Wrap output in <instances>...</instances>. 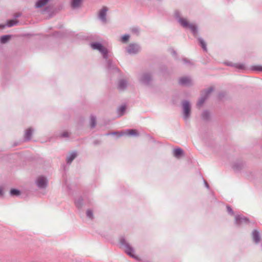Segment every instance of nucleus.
<instances>
[{"mask_svg": "<svg viewBox=\"0 0 262 262\" xmlns=\"http://www.w3.org/2000/svg\"><path fill=\"white\" fill-rule=\"evenodd\" d=\"M174 16L179 24L185 29H189L194 37H196L199 42L204 51H207L206 44L204 39L201 37H199V30L198 26L193 23H190L185 18L182 16L181 13L176 10L174 12Z\"/></svg>", "mask_w": 262, "mask_h": 262, "instance_id": "f257e3e1", "label": "nucleus"}, {"mask_svg": "<svg viewBox=\"0 0 262 262\" xmlns=\"http://www.w3.org/2000/svg\"><path fill=\"white\" fill-rule=\"evenodd\" d=\"M90 46L93 50H98L102 54L103 57L106 60V67L110 72H119V69L112 64V61L108 59V51L105 47L97 42H91Z\"/></svg>", "mask_w": 262, "mask_h": 262, "instance_id": "f03ea898", "label": "nucleus"}, {"mask_svg": "<svg viewBox=\"0 0 262 262\" xmlns=\"http://www.w3.org/2000/svg\"><path fill=\"white\" fill-rule=\"evenodd\" d=\"M119 244L120 247L123 249L125 253L130 256L137 259V257L134 254V249L130 244L126 241L125 238L121 236L119 238Z\"/></svg>", "mask_w": 262, "mask_h": 262, "instance_id": "7ed1b4c3", "label": "nucleus"}, {"mask_svg": "<svg viewBox=\"0 0 262 262\" xmlns=\"http://www.w3.org/2000/svg\"><path fill=\"white\" fill-rule=\"evenodd\" d=\"M183 108V117L185 121H187L190 116L191 105L190 102L187 100H184L182 102Z\"/></svg>", "mask_w": 262, "mask_h": 262, "instance_id": "20e7f679", "label": "nucleus"}, {"mask_svg": "<svg viewBox=\"0 0 262 262\" xmlns=\"http://www.w3.org/2000/svg\"><path fill=\"white\" fill-rule=\"evenodd\" d=\"M139 81L142 84L149 85L152 81V76L149 72H143L140 74L138 78Z\"/></svg>", "mask_w": 262, "mask_h": 262, "instance_id": "39448f33", "label": "nucleus"}, {"mask_svg": "<svg viewBox=\"0 0 262 262\" xmlns=\"http://www.w3.org/2000/svg\"><path fill=\"white\" fill-rule=\"evenodd\" d=\"M213 88L211 87L207 89H206L202 93L201 96L199 98L196 106L198 107H200L204 103L205 101L209 97V95L213 92Z\"/></svg>", "mask_w": 262, "mask_h": 262, "instance_id": "423d86ee", "label": "nucleus"}, {"mask_svg": "<svg viewBox=\"0 0 262 262\" xmlns=\"http://www.w3.org/2000/svg\"><path fill=\"white\" fill-rule=\"evenodd\" d=\"M141 48L139 44L137 43H130L125 48V51L130 55H135L139 53Z\"/></svg>", "mask_w": 262, "mask_h": 262, "instance_id": "0eeeda50", "label": "nucleus"}, {"mask_svg": "<svg viewBox=\"0 0 262 262\" xmlns=\"http://www.w3.org/2000/svg\"><path fill=\"white\" fill-rule=\"evenodd\" d=\"M118 134L119 137L122 136L123 135H128L129 136L137 137L139 135V133L138 131L136 129H127L124 132L121 133L118 132H113L111 133H107L106 134V136L110 135H116Z\"/></svg>", "mask_w": 262, "mask_h": 262, "instance_id": "6e6552de", "label": "nucleus"}, {"mask_svg": "<svg viewBox=\"0 0 262 262\" xmlns=\"http://www.w3.org/2000/svg\"><path fill=\"white\" fill-rule=\"evenodd\" d=\"M108 11V8L103 6L98 12V18L103 24H106L107 22L106 14Z\"/></svg>", "mask_w": 262, "mask_h": 262, "instance_id": "1a4fd4ad", "label": "nucleus"}, {"mask_svg": "<svg viewBox=\"0 0 262 262\" xmlns=\"http://www.w3.org/2000/svg\"><path fill=\"white\" fill-rule=\"evenodd\" d=\"M36 184L39 188L43 189L47 187L48 181L46 177L40 176L36 179Z\"/></svg>", "mask_w": 262, "mask_h": 262, "instance_id": "9d476101", "label": "nucleus"}, {"mask_svg": "<svg viewBox=\"0 0 262 262\" xmlns=\"http://www.w3.org/2000/svg\"><path fill=\"white\" fill-rule=\"evenodd\" d=\"M248 222L249 220L246 217L239 214L236 215L235 216V223L238 226L248 223Z\"/></svg>", "mask_w": 262, "mask_h": 262, "instance_id": "9b49d317", "label": "nucleus"}, {"mask_svg": "<svg viewBox=\"0 0 262 262\" xmlns=\"http://www.w3.org/2000/svg\"><path fill=\"white\" fill-rule=\"evenodd\" d=\"M179 83L183 86H190L192 84V80L188 76L182 77L179 80Z\"/></svg>", "mask_w": 262, "mask_h": 262, "instance_id": "f8f14e48", "label": "nucleus"}, {"mask_svg": "<svg viewBox=\"0 0 262 262\" xmlns=\"http://www.w3.org/2000/svg\"><path fill=\"white\" fill-rule=\"evenodd\" d=\"M127 80L122 79L119 81L118 88L120 91H124L127 88Z\"/></svg>", "mask_w": 262, "mask_h": 262, "instance_id": "ddd939ff", "label": "nucleus"}, {"mask_svg": "<svg viewBox=\"0 0 262 262\" xmlns=\"http://www.w3.org/2000/svg\"><path fill=\"white\" fill-rule=\"evenodd\" d=\"M33 132L34 130L31 127H30L26 130L24 135V138L25 141H29L31 140Z\"/></svg>", "mask_w": 262, "mask_h": 262, "instance_id": "4468645a", "label": "nucleus"}, {"mask_svg": "<svg viewBox=\"0 0 262 262\" xmlns=\"http://www.w3.org/2000/svg\"><path fill=\"white\" fill-rule=\"evenodd\" d=\"M253 241L255 244H258L260 241V236L258 231L256 229L253 230L252 232Z\"/></svg>", "mask_w": 262, "mask_h": 262, "instance_id": "2eb2a0df", "label": "nucleus"}, {"mask_svg": "<svg viewBox=\"0 0 262 262\" xmlns=\"http://www.w3.org/2000/svg\"><path fill=\"white\" fill-rule=\"evenodd\" d=\"M82 3V0H72L71 3V7L73 9L79 8Z\"/></svg>", "mask_w": 262, "mask_h": 262, "instance_id": "dca6fc26", "label": "nucleus"}, {"mask_svg": "<svg viewBox=\"0 0 262 262\" xmlns=\"http://www.w3.org/2000/svg\"><path fill=\"white\" fill-rule=\"evenodd\" d=\"M49 0H38L35 4V7L37 8H40L46 5Z\"/></svg>", "mask_w": 262, "mask_h": 262, "instance_id": "f3484780", "label": "nucleus"}, {"mask_svg": "<svg viewBox=\"0 0 262 262\" xmlns=\"http://www.w3.org/2000/svg\"><path fill=\"white\" fill-rule=\"evenodd\" d=\"M226 64L229 66L234 67L239 70H243L245 69V66L242 63H233L232 62H227Z\"/></svg>", "mask_w": 262, "mask_h": 262, "instance_id": "a211bd4d", "label": "nucleus"}, {"mask_svg": "<svg viewBox=\"0 0 262 262\" xmlns=\"http://www.w3.org/2000/svg\"><path fill=\"white\" fill-rule=\"evenodd\" d=\"M77 153L75 151L72 152L69 156L67 158V162L69 164H70L72 161L77 157Z\"/></svg>", "mask_w": 262, "mask_h": 262, "instance_id": "6ab92c4d", "label": "nucleus"}, {"mask_svg": "<svg viewBox=\"0 0 262 262\" xmlns=\"http://www.w3.org/2000/svg\"><path fill=\"white\" fill-rule=\"evenodd\" d=\"M75 204L77 208L80 209L83 206V199L81 197H79L77 199H76L75 201Z\"/></svg>", "mask_w": 262, "mask_h": 262, "instance_id": "aec40b11", "label": "nucleus"}, {"mask_svg": "<svg viewBox=\"0 0 262 262\" xmlns=\"http://www.w3.org/2000/svg\"><path fill=\"white\" fill-rule=\"evenodd\" d=\"M125 110H126V106L124 105H122L118 108L117 112H118V114H119V116H121L124 114V113L125 111Z\"/></svg>", "mask_w": 262, "mask_h": 262, "instance_id": "412c9836", "label": "nucleus"}, {"mask_svg": "<svg viewBox=\"0 0 262 262\" xmlns=\"http://www.w3.org/2000/svg\"><path fill=\"white\" fill-rule=\"evenodd\" d=\"M10 38L11 36L9 35L2 36L0 38V42L2 43H5L10 40Z\"/></svg>", "mask_w": 262, "mask_h": 262, "instance_id": "4be33fe9", "label": "nucleus"}, {"mask_svg": "<svg viewBox=\"0 0 262 262\" xmlns=\"http://www.w3.org/2000/svg\"><path fill=\"white\" fill-rule=\"evenodd\" d=\"M243 165L241 162H237L234 164L233 165V168L235 171H237L241 169Z\"/></svg>", "mask_w": 262, "mask_h": 262, "instance_id": "5701e85b", "label": "nucleus"}, {"mask_svg": "<svg viewBox=\"0 0 262 262\" xmlns=\"http://www.w3.org/2000/svg\"><path fill=\"white\" fill-rule=\"evenodd\" d=\"M10 194L11 196H18L20 194V191L16 189H12L10 190Z\"/></svg>", "mask_w": 262, "mask_h": 262, "instance_id": "b1692460", "label": "nucleus"}, {"mask_svg": "<svg viewBox=\"0 0 262 262\" xmlns=\"http://www.w3.org/2000/svg\"><path fill=\"white\" fill-rule=\"evenodd\" d=\"M210 117V113L207 111H205L202 113V118L204 120H207Z\"/></svg>", "mask_w": 262, "mask_h": 262, "instance_id": "393cba45", "label": "nucleus"}, {"mask_svg": "<svg viewBox=\"0 0 262 262\" xmlns=\"http://www.w3.org/2000/svg\"><path fill=\"white\" fill-rule=\"evenodd\" d=\"M90 124L92 128H94L96 126V119L94 116H91L90 118Z\"/></svg>", "mask_w": 262, "mask_h": 262, "instance_id": "a878e982", "label": "nucleus"}, {"mask_svg": "<svg viewBox=\"0 0 262 262\" xmlns=\"http://www.w3.org/2000/svg\"><path fill=\"white\" fill-rule=\"evenodd\" d=\"M183 150L180 148H176L174 150L173 155L175 157H178L183 154Z\"/></svg>", "mask_w": 262, "mask_h": 262, "instance_id": "bb28decb", "label": "nucleus"}, {"mask_svg": "<svg viewBox=\"0 0 262 262\" xmlns=\"http://www.w3.org/2000/svg\"><path fill=\"white\" fill-rule=\"evenodd\" d=\"M17 23L18 21L12 19L8 21L6 25L8 27H11L17 24Z\"/></svg>", "mask_w": 262, "mask_h": 262, "instance_id": "cd10ccee", "label": "nucleus"}, {"mask_svg": "<svg viewBox=\"0 0 262 262\" xmlns=\"http://www.w3.org/2000/svg\"><path fill=\"white\" fill-rule=\"evenodd\" d=\"M86 215L91 220L94 218L93 211L91 209H88L86 211Z\"/></svg>", "mask_w": 262, "mask_h": 262, "instance_id": "c85d7f7f", "label": "nucleus"}, {"mask_svg": "<svg viewBox=\"0 0 262 262\" xmlns=\"http://www.w3.org/2000/svg\"><path fill=\"white\" fill-rule=\"evenodd\" d=\"M130 36L128 34H125L123 35L121 37V41L123 43H126L128 40Z\"/></svg>", "mask_w": 262, "mask_h": 262, "instance_id": "c756f323", "label": "nucleus"}, {"mask_svg": "<svg viewBox=\"0 0 262 262\" xmlns=\"http://www.w3.org/2000/svg\"><path fill=\"white\" fill-rule=\"evenodd\" d=\"M251 69L255 71L262 72V66H254L252 67Z\"/></svg>", "mask_w": 262, "mask_h": 262, "instance_id": "7c9ffc66", "label": "nucleus"}, {"mask_svg": "<svg viewBox=\"0 0 262 262\" xmlns=\"http://www.w3.org/2000/svg\"><path fill=\"white\" fill-rule=\"evenodd\" d=\"M131 31L134 34H138L139 33L140 30L138 27H134L132 29Z\"/></svg>", "mask_w": 262, "mask_h": 262, "instance_id": "2f4dec72", "label": "nucleus"}, {"mask_svg": "<svg viewBox=\"0 0 262 262\" xmlns=\"http://www.w3.org/2000/svg\"><path fill=\"white\" fill-rule=\"evenodd\" d=\"M227 211L228 213L232 215L234 214L233 211L229 206H227Z\"/></svg>", "mask_w": 262, "mask_h": 262, "instance_id": "473e14b6", "label": "nucleus"}, {"mask_svg": "<svg viewBox=\"0 0 262 262\" xmlns=\"http://www.w3.org/2000/svg\"><path fill=\"white\" fill-rule=\"evenodd\" d=\"M61 137L63 138L69 137V133L67 132H64L61 134Z\"/></svg>", "mask_w": 262, "mask_h": 262, "instance_id": "72a5a7b5", "label": "nucleus"}, {"mask_svg": "<svg viewBox=\"0 0 262 262\" xmlns=\"http://www.w3.org/2000/svg\"><path fill=\"white\" fill-rule=\"evenodd\" d=\"M183 61H184V62L185 63H186V64H188V63H190V61L189 60H188V59L185 58V59H183Z\"/></svg>", "mask_w": 262, "mask_h": 262, "instance_id": "f704fd0d", "label": "nucleus"}, {"mask_svg": "<svg viewBox=\"0 0 262 262\" xmlns=\"http://www.w3.org/2000/svg\"><path fill=\"white\" fill-rule=\"evenodd\" d=\"M21 13H17L15 14L14 16L15 18L19 17L21 16Z\"/></svg>", "mask_w": 262, "mask_h": 262, "instance_id": "c9c22d12", "label": "nucleus"}, {"mask_svg": "<svg viewBox=\"0 0 262 262\" xmlns=\"http://www.w3.org/2000/svg\"><path fill=\"white\" fill-rule=\"evenodd\" d=\"M3 195V191L2 188H0V196H2Z\"/></svg>", "mask_w": 262, "mask_h": 262, "instance_id": "e433bc0d", "label": "nucleus"}, {"mask_svg": "<svg viewBox=\"0 0 262 262\" xmlns=\"http://www.w3.org/2000/svg\"><path fill=\"white\" fill-rule=\"evenodd\" d=\"M204 184H205V185L206 187V188L208 189L209 187V185L208 184L207 182L204 181Z\"/></svg>", "mask_w": 262, "mask_h": 262, "instance_id": "4c0bfd02", "label": "nucleus"}, {"mask_svg": "<svg viewBox=\"0 0 262 262\" xmlns=\"http://www.w3.org/2000/svg\"><path fill=\"white\" fill-rule=\"evenodd\" d=\"M99 143H100V141H99L98 140H96V141H94V144L95 145H96V144H99Z\"/></svg>", "mask_w": 262, "mask_h": 262, "instance_id": "58836bf2", "label": "nucleus"}, {"mask_svg": "<svg viewBox=\"0 0 262 262\" xmlns=\"http://www.w3.org/2000/svg\"><path fill=\"white\" fill-rule=\"evenodd\" d=\"M171 53L173 54V55H175L176 54V51H174L173 49L171 50Z\"/></svg>", "mask_w": 262, "mask_h": 262, "instance_id": "ea45409f", "label": "nucleus"}, {"mask_svg": "<svg viewBox=\"0 0 262 262\" xmlns=\"http://www.w3.org/2000/svg\"><path fill=\"white\" fill-rule=\"evenodd\" d=\"M223 97V95H222L221 94H219V97L220 98H222Z\"/></svg>", "mask_w": 262, "mask_h": 262, "instance_id": "a19ab883", "label": "nucleus"}, {"mask_svg": "<svg viewBox=\"0 0 262 262\" xmlns=\"http://www.w3.org/2000/svg\"><path fill=\"white\" fill-rule=\"evenodd\" d=\"M5 25H0V28L2 27V28H4L5 27Z\"/></svg>", "mask_w": 262, "mask_h": 262, "instance_id": "79ce46f5", "label": "nucleus"}]
</instances>
